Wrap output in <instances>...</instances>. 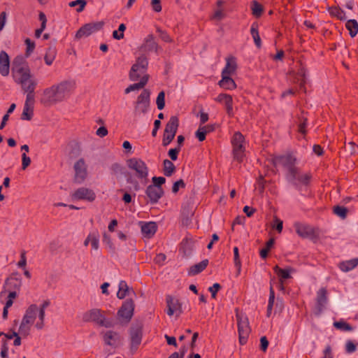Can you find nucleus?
<instances>
[{
    "mask_svg": "<svg viewBox=\"0 0 358 358\" xmlns=\"http://www.w3.org/2000/svg\"><path fill=\"white\" fill-rule=\"evenodd\" d=\"M13 77L15 82L20 85L26 98L35 99V90L38 85V81L31 73L28 64L15 59L13 61L12 69Z\"/></svg>",
    "mask_w": 358,
    "mask_h": 358,
    "instance_id": "f257e3e1",
    "label": "nucleus"
},
{
    "mask_svg": "<svg viewBox=\"0 0 358 358\" xmlns=\"http://www.w3.org/2000/svg\"><path fill=\"white\" fill-rule=\"evenodd\" d=\"M76 89V82L64 80L43 90L41 101L45 105H54L67 99Z\"/></svg>",
    "mask_w": 358,
    "mask_h": 358,
    "instance_id": "f03ea898",
    "label": "nucleus"
},
{
    "mask_svg": "<svg viewBox=\"0 0 358 358\" xmlns=\"http://www.w3.org/2000/svg\"><path fill=\"white\" fill-rule=\"evenodd\" d=\"M38 318V306L36 304L30 305L22 317L21 323L19 327V333L21 336L27 337L30 334L31 327L35 326Z\"/></svg>",
    "mask_w": 358,
    "mask_h": 358,
    "instance_id": "7ed1b4c3",
    "label": "nucleus"
},
{
    "mask_svg": "<svg viewBox=\"0 0 358 358\" xmlns=\"http://www.w3.org/2000/svg\"><path fill=\"white\" fill-rule=\"evenodd\" d=\"M127 166L134 172L136 177L145 184L148 181L149 169L145 162L141 158L132 157L127 160Z\"/></svg>",
    "mask_w": 358,
    "mask_h": 358,
    "instance_id": "20e7f679",
    "label": "nucleus"
},
{
    "mask_svg": "<svg viewBox=\"0 0 358 358\" xmlns=\"http://www.w3.org/2000/svg\"><path fill=\"white\" fill-rule=\"evenodd\" d=\"M83 320L86 322H94L100 327L110 328L114 326L112 320L106 318L103 312L99 308H93L85 312L83 315Z\"/></svg>",
    "mask_w": 358,
    "mask_h": 358,
    "instance_id": "39448f33",
    "label": "nucleus"
},
{
    "mask_svg": "<svg viewBox=\"0 0 358 358\" xmlns=\"http://www.w3.org/2000/svg\"><path fill=\"white\" fill-rule=\"evenodd\" d=\"M311 178L310 173L302 172L298 167L286 173L287 180L297 189H300L302 186L308 185Z\"/></svg>",
    "mask_w": 358,
    "mask_h": 358,
    "instance_id": "423d86ee",
    "label": "nucleus"
},
{
    "mask_svg": "<svg viewBox=\"0 0 358 358\" xmlns=\"http://www.w3.org/2000/svg\"><path fill=\"white\" fill-rule=\"evenodd\" d=\"M148 66V58L144 55L138 57L130 70L129 75L130 80L137 81L144 76H149L147 73Z\"/></svg>",
    "mask_w": 358,
    "mask_h": 358,
    "instance_id": "0eeeda50",
    "label": "nucleus"
},
{
    "mask_svg": "<svg viewBox=\"0 0 358 358\" xmlns=\"http://www.w3.org/2000/svg\"><path fill=\"white\" fill-rule=\"evenodd\" d=\"M236 320L238 324V331L239 336V342L241 345H244L248 340V336L250 333V328L248 317L243 314L239 313L238 310H236Z\"/></svg>",
    "mask_w": 358,
    "mask_h": 358,
    "instance_id": "6e6552de",
    "label": "nucleus"
},
{
    "mask_svg": "<svg viewBox=\"0 0 358 358\" xmlns=\"http://www.w3.org/2000/svg\"><path fill=\"white\" fill-rule=\"evenodd\" d=\"M245 138L241 132H236L231 139L233 155L235 160L241 162L245 157V147L243 145Z\"/></svg>",
    "mask_w": 358,
    "mask_h": 358,
    "instance_id": "1a4fd4ad",
    "label": "nucleus"
},
{
    "mask_svg": "<svg viewBox=\"0 0 358 358\" xmlns=\"http://www.w3.org/2000/svg\"><path fill=\"white\" fill-rule=\"evenodd\" d=\"M150 92L148 90L145 89L138 96L135 103L134 113L136 116L145 114L150 106Z\"/></svg>",
    "mask_w": 358,
    "mask_h": 358,
    "instance_id": "9d476101",
    "label": "nucleus"
},
{
    "mask_svg": "<svg viewBox=\"0 0 358 358\" xmlns=\"http://www.w3.org/2000/svg\"><path fill=\"white\" fill-rule=\"evenodd\" d=\"M134 302L132 299H127L117 311V319L121 323H129L132 318L134 310Z\"/></svg>",
    "mask_w": 358,
    "mask_h": 358,
    "instance_id": "9b49d317",
    "label": "nucleus"
},
{
    "mask_svg": "<svg viewBox=\"0 0 358 358\" xmlns=\"http://www.w3.org/2000/svg\"><path fill=\"white\" fill-rule=\"evenodd\" d=\"M272 162L275 166H283L287 170V172H290V170L296 168L295 166L296 158L290 154L275 156L272 159Z\"/></svg>",
    "mask_w": 358,
    "mask_h": 358,
    "instance_id": "f8f14e48",
    "label": "nucleus"
},
{
    "mask_svg": "<svg viewBox=\"0 0 358 358\" xmlns=\"http://www.w3.org/2000/svg\"><path fill=\"white\" fill-rule=\"evenodd\" d=\"M294 227L296 233L302 238L313 239L318 236L317 230L309 224L296 222Z\"/></svg>",
    "mask_w": 358,
    "mask_h": 358,
    "instance_id": "ddd939ff",
    "label": "nucleus"
},
{
    "mask_svg": "<svg viewBox=\"0 0 358 358\" xmlns=\"http://www.w3.org/2000/svg\"><path fill=\"white\" fill-rule=\"evenodd\" d=\"M75 171L74 181L78 184L83 183L87 177V166L83 158L79 159L73 166Z\"/></svg>",
    "mask_w": 358,
    "mask_h": 358,
    "instance_id": "4468645a",
    "label": "nucleus"
},
{
    "mask_svg": "<svg viewBox=\"0 0 358 358\" xmlns=\"http://www.w3.org/2000/svg\"><path fill=\"white\" fill-rule=\"evenodd\" d=\"M73 200H83L88 202H93L96 199L95 192L87 187H79L71 194Z\"/></svg>",
    "mask_w": 358,
    "mask_h": 358,
    "instance_id": "2eb2a0df",
    "label": "nucleus"
},
{
    "mask_svg": "<svg viewBox=\"0 0 358 358\" xmlns=\"http://www.w3.org/2000/svg\"><path fill=\"white\" fill-rule=\"evenodd\" d=\"M103 26V22H96L86 24L78 30L76 34V38L80 39L83 37H87L92 34L101 29Z\"/></svg>",
    "mask_w": 358,
    "mask_h": 358,
    "instance_id": "dca6fc26",
    "label": "nucleus"
},
{
    "mask_svg": "<svg viewBox=\"0 0 358 358\" xmlns=\"http://www.w3.org/2000/svg\"><path fill=\"white\" fill-rule=\"evenodd\" d=\"M162 187H158L156 185H148L145 189V194L149 199L150 203H157L164 195Z\"/></svg>",
    "mask_w": 358,
    "mask_h": 358,
    "instance_id": "f3484780",
    "label": "nucleus"
},
{
    "mask_svg": "<svg viewBox=\"0 0 358 358\" xmlns=\"http://www.w3.org/2000/svg\"><path fill=\"white\" fill-rule=\"evenodd\" d=\"M179 126V120L177 116H171L166 124L164 135L174 139Z\"/></svg>",
    "mask_w": 358,
    "mask_h": 358,
    "instance_id": "a211bd4d",
    "label": "nucleus"
},
{
    "mask_svg": "<svg viewBox=\"0 0 358 358\" xmlns=\"http://www.w3.org/2000/svg\"><path fill=\"white\" fill-rule=\"evenodd\" d=\"M142 329L140 327H132L130 331L131 350L135 351L142 341Z\"/></svg>",
    "mask_w": 358,
    "mask_h": 358,
    "instance_id": "6ab92c4d",
    "label": "nucleus"
},
{
    "mask_svg": "<svg viewBox=\"0 0 358 358\" xmlns=\"http://www.w3.org/2000/svg\"><path fill=\"white\" fill-rule=\"evenodd\" d=\"M103 334V338L105 344L116 347L120 345L121 342V337L117 332L114 331H106Z\"/></svg>",
    "mask_w": 358,
    "mask_h": 358,
    "instance_id": "aec40b11",
    "label": "nucleus"
},
{
    "mask_svg": "<svg viewBox=\"0 0 358 358\" xmlns=\"http://www.w3.org/2000/svg\"><path fill=\"white\" fill-rule=\"evenodd\" d=\"M166 304H167V315L169 316H172L174 313H178L180 314L182 313V306L178 299H174L171 296H167L166 299Z\"/></svg>",
    "mask_w": 358,
    "mask_h": 358,
    "instance_id": "412c9836",
    "label": "nucleus"
},
{
    "mask_svg": "<svg viewBox=\"0 0 358 358\" xmlns=\"http://www.w3.org/2000/svg\"><path fill=\"white\" fill-rule=\"evenodd\" d=\"M50 304L49 300H45L40 307H38V320L35 324V328L37 330H42L45 327V309Z\"/></svg>",
    "mask_w": 358,
    "mask_h": 358,
    "instance_id": "4be33fe9",
    "label": "nucleus"
},
{
    "mask_svg": "<svg viewBox=\"0 0 358 358\" xmlns=\"http://www.w3.org/2000/svg\"><path fill=\"white\" fill-rule=\"evenodd\" d=\"M35 99L26 98L24 104L21 119L23 120H31L34 115V103Z\"/></svg>",
    "mask_w": 358,
    "mask_h": 358,
    "instance_id": "5701e85b",
    "label": "nucleus"
},
{
    "mask_svg": "<svg viewBox=\"0 0 358 358\" xmlns=\"http://www.w3.org/2000/svg\"><path fill=\"white\" fill-rule=\"evenodd\" d=\"M10 72V59L8 55L4 50L0 52V74L7 76Z\"/></svg>",
    "mask_w": 358,
    "mask_h": 358,
    "instance_id": "b1692460",
    "label": "nucleus"
},
{
    "mask_svg": "<svg viewBox=\"0 0 358 358\" xmlns=\"http://www.w3.org/2000/svg\"><path fill=\"white\" fill-rule=\"evenodd\" d=\"M273 271L278 276L279 282L290 278L291 273L295 272V269L292 267L288 266L285 268H281L278 265L273 267Z\"/></svg>",
    "mask_w": 358,
    "mask_h": 358,
    "instance_id": "393cba45",
    "label": "nucleus"
},
{
    "mask_svg": "<svg viewBox=\"0 0 358 358\" xmlns=\"http://www.w3.org/2000/svg\"><path fill=\"white\" fill-rule=\"evenodd\" d=\"M237 64L236 58L229 57L226 59V65L222 71V76H231L236 70Z\"/></svg>",
    "mask_w": 358,
    "mask_h": 358,
    "instance_id": "a878e982",
    "label": "nucleus"
},
{
    "mask_svg": "<svg viewBox=\"0 0 358 358\" xmlns=\"http://www.w3.org/2000/svg\"><path fill=\"white\" fill-rule=\"evenodd\" d=\"M157 227L155 222H149L141 226V231L144 237L150 238L156 233Z\"/></svg>",
    "mask_w": 358,
    "mask_h": 358,
    "instance_id": "bb28decb",
    "label": "nucleus"
},
{
    "mask_svg": "<svg viewBox=\"0 0 358 358\" xmlns=\"http://www.w3.org/2000/svg\"><path fill=\"white\" fill-rule=\"evenodd\" d=\"M218 85L220 87L227 90H234L237 87L231 76H222V79L218 82Z\"/></svg>",
    "mask_w": 358,
    "mask_h": 358,
    "instance_id": "cd10ccee",
    "label": "nucleus"
},
{
    "mask_svg": "<svg viewBox=\"0 0 358 358\" xmlns=\"http://www.w3.org/2000/svg\"><path fill=\"white\" fill-rule=\"evenodd\" d=\"M327 290L324 288H321L317 293V307L320 312L324 307L327 301Z\"/></svg>",
    "mask_w": 358,
    "mask_h": 358,
    "instance_id": "c85d7f7f",
    "label": "nucleus"
},
{
    "mask_svg": "<svg viewBox=\"0 0 358 358\" xmlns=\"http://www.w3.org/2000/svg\"><path fill=\"white\" fill-rule=\"evenodd\" d=\"M149 80V76H144L140 81L137 83H134L129 85L125 90L124 93L129 94L132 91L138 90L143 89L145 85L148 83Z\"/></svg>",
    "mask_w": 358,
    "mask_h": 358,
    "instance_id": "c756f323",
    "label": "nucleus"
},
{
    "mask_svg": "<svg viewBox=\"0 0 358 358\" xmlns=\"http://www.w3.org/2000/svg\"><path fill=\"white\" fill-rule=\"evenodd\" d=\"M208 264V260L203 259L201 262L192 266L188 271V275H195L196 274H199V273L203 271L206 268Z\"/></svg>",
    "mask_w": 358,
    "mask_h": 358,
    "instance_id": "7c9ffc66",
    "label": "nucleus"
},
{
    "mask_svg": "<svg viewBox=\"0 0 358 358\" xmlns=\"http://www.w3.org/2000/svg\"><path fill=\"white\" fill-rule=\"evenodd\" d=\"M357 265L358 258H353L352 259L341 262L338 267L342 271L348 272L357 267Z\"/></svg>",
    "mask_w": 358,
    "mask_h": 358,
    "instance_id": "2f4dec72",
    "label": "nucleus"
},
{
    "mask_svg": "<svg viewBox=\"0 0 358 358\" xmlns=\"http://www.w3.org/2000/svg\"><path fill=\"white\" fill-rule=\"evenodd\" d=\"M130 292H132L134 294L133 289L129 287L127 282L124 280H121L119 283V289L117 293V296L120 299H122L127 295H129Z\"/></svg>",
    "mask_w": 358,
    "mask_h": 358,
    "instance_id": "473e14b6",
    "label": "nucleus"
},
{
    "mask_svg": "<svg viewBox=\"0 0 358 358\" xmlns=\"http://www.w3.org/2000/svg\"><path fill=\"white\" fill-rule=\"evenodd\" d=\"M57 55V49L55 46L49 47L45 54L44 60L45 63L48 66H50L52 64L54 60L55 59Z\"/></svg>",
    "mask_w": 358,
    "mask_h": 358,
    "instance_id": "72a5a7b5",
    "label": "nucleus"
},
{
    "mask_svg": "<svg viewBox=\"0 0 358 358\" xmlns=\"http://www.w3.org/2000/svg\"><path fill=\"white\" fill-rule=\"evenodd\" d=\"M328 10L331 16L338 20H345L347 19L345 13L339 7H329Z\"/></svg>",
    "mask_w": 358,
    "mask_h": 358,
    "instance_id": "f704fd0d",
    "label": "nucleus"
},
{
    "mask_svg": "<svg viewBox=\"0 0 358 358\" xmlns=\"http://www.w3.org/2000/svg\"><path fill=\"white\" fill-rule=\"evenodd\" d=\"M345 27L349 31L351 37H355L358 33V22L356 20H349L345 23Z\"/></svg>",
    "mask_w": 358,
    "mask_h": 358,
    "instance_id": "c9c22d12",
    "label": "nucleus"
},
{
    "mask_svg": "<svg viewBox=\"0 0 358 358\" xmlns=\"http://www.w3.org/2000/svg\"><path fill=\"white\" fill-rule=\"evenodd\" d=\"M176 166L169 159H164L163 162V171L166 176H171L175 171Z\"/></svg>",
    "mask_w": 358,
    "mask_h": 358,
    "instance_id": "e433bc0d",
    "label": "nucleus"
},
{
    "mask_svg": "<svg viewBox=\"0 0 358 358\" xmlns=\"http://www.w3.org/2000/svg\"><path fill=\"white\" fill-rule=\"evenodd\" d=\"M251 35L254 39V42L257 48H260L262 45L261 38L258 32L257 27L252 24L250 29Z\"/></svg>",
    "mask_w": 358,
    "mask_h": 358,
    "instance_id": "4c0bfd02",
    "label": "nucleus"
},
{
    "mask_svg": "<svg viewBox=\"0 0 358 358\" xmlns=\"http://www.w3.org/2000/svg\"><path fill=\"white\" fill-rule=\"evenodd\" d=\"M251 9L252 15L256 17H259L262 15L263 12V7L257 1H253L252 2Z\"/></svg>",
    "mask_w": 358,
    "mask_h": 358,
    "instance_id": "58836bf2",
    "label": "nucleus"
},
{
    "mask_svg": "<svg viewBox=\"0 0 358 358\" xmlns=\"http://www.w3.org/2000/svg\"><path fill=\"white\" fill-rule=\"evenodd\" d=\"M334 213L344 220L347 217L348 208L343 206H336L334 207Z\"/></svg>",
    "mask_w": 358,
    "mask_h": 358,
    "instance_id": "ea45409f",
    "label": "nucleus"
},
{
    "mask_svg": "<svg viewBox=\"0 0 358 358\" xmlns=\"http://www.w3.org/2000/svg\"><path fill=\"white\" fill-rule=\"evenodd\" d=\"M224 104L227 113L229 116L233 115V99L231 95H228L226 99L222 102Z\"/></svg>",
    "mask_w": 358,
    "mask_h": 358,
    "instance_id": "a19ab883",
    "label": "nucleus"
},
{
    "mask_svg": "<svg viewBox=\"0 0 358 358\" xmlns=\"http://www.w3.org/2000/svg\"><path fill=\"white\" fill-rule=\"evenodd\" d=\"M334 326L336 329H338L344 331H350L353 330V328L352 327V326H350L348 323H347L343 320L335 322L334 323Z\"/></svg>",
    "mask_w": 358,
    "mask_h": 358,
    "instance_id": "79ce46f5",
    "label": "nucleus"
},
{
    "mask_svg": "<svg viewBox=\"0 0 358 358\" xmlns=\"http://www.w3.org/2000/svg\"><path fill=\"white\" fill-rule=\"evenodd\" d=\"M86 4H87V2L85 0H76V1H71L69 3V6L70 7H75L76 6H78V7L76 8V11L80 13L84 10Z\"/></svg>",
    "mask_w": 358,
    "mask_h": 358,
    "instance_id": "37998d69",
    "label": "nucleus"
},
{
    "mask_svg": "<svg viewBox=\"0 0 358 358\" xmlns=\"http://www.w3.org/2000/svg\"><path fill=\"white\" fill-rule=\"evenodd\" d=\"M145 45L148 47V50L157 51V44L155 43L152 35L148 36L145 40Z\"/></svg>",
    "mask_w": 358,
    "mask_h": 358,
    "instance_id": "c03bdc74",
    "label": "nucleus"
},
{
    "mask_svg": "<svg viewBox=\"0 0 358 358\" xmlns=\"http://www.w3.org/2000/svg\"><path fill=\"white\" fill-rule=\"evenodd\" d=\"M110 169L113 175L118 176L123 173L124 168L121 164L118 163H114L110 166Z\"/></svg>",
    "mask_w": 358,
    "mask_h": 358,
    "instance_id": "a18cd8bd",
    "label": "nucleus"
},
{
    "mask_svg": "<svg viewBox=\"0 0 358 358\" xmlns=\"http://www.w3.org/2000/svg\"><path fill=\"white\" fill-rule=\"evenodd\" d=\"M165 93L162 91L158 94L157 97L156 103L157 106V108L159 110H162L165 106Z\"/></svg>",
    "mask_w": 358,
    "mask_h": 358,
    "instance_id": "49530a36",
    "label": "nucleus"
},
{
    "mask_svg": "<svg viewBox=\"0 0 358 358\" xmlns=\"http://www.w3.org/2000/svg\"><path fill=\"white\" fill-rule=\"evenodd\" d=\"M234 261L236 267L238 268V272L240 273L241 269V262L239 257L238 248L237 247L234 248Z\"/></svg>",
    "mask_w": 358,
    "mask_h": 358,
    "instance_id": "de8ad7c7",
    "label": "nucleus"
},
{
    "mask_svg": "<svg viewBox=\"0 0 358 358\" xmlns=\"http://www.w3.org/2000/svg\"><path fill=\"white\" fill-rule=\"evenodd\" d=\"M91 246L93 250H97L99 248V234L98 231H94L92 241H91Z\"/></svg>",
    "mask_w": 358,
    "mask_h": 358,
    "instance_id": "09e8293b",
    "label": "nucleus"
},
{
    "mask_svg": "<svg viewBox=\"0 0 358 358\" xmlns=\"http://www.w3.org/2000/svg\"><path fill=\"white\" fill-rule=\"evenodd\" d=\"M24 42L27 45L26 55L29 56L35 48V43L29 38H26Z\"/></svg>",
    "mask_w": 358,
    "mask_h": 358,
    "instance_id": "8fccbe9b",
    "label": "nucleus"
},
{
    "mask_svg": "<svg viewBox=\"0 0 358 358\" xmlns=\"http://www.w3.org/2000/svg\"><path fill=\"white\" fill-rule=\"evenodd\" d=\"M103 242L108 246V248L111 252H115V246L112 243L110 236L106 233H104L103 235Z\"/></svg>",
    "mask_w": 358,
    "mask_h": 358,
    "instance_id": "3c124183",
    "label": "nucleus"
},
{
    "mask_svg": "<svg viewBox=\"0 0 358 358\" xmlns=\"http://www.w3.org/2000/svg\"><path fill=\"white\" fill-rule=\"evenodd\" d=\"M195 136L199 141H203L206 139V131L202 129L201 126H199L195 132Z\"/></svg>",
    "mask_w": 358,
    "mask_h": 358,
    "instance_id": "603ef678",
    "label": "nucleus"
},
{
    "mask_svg": "<svg viewBox=\"0 0 358 358\" xmlns=\"http://www.w3.org/2000/svg\"><path fill=\"white\" fill-rule=\"evenodd\" d=\"M273 228H275L279 233H280L282 230V224L283 222L281 220H280L278 217L275 216L273 218Z\"/></svg>",
    "mask_w": 358,
    "mask_h": 358,
    "instance_id": "864d4df0",
    "label": "nucleus"
},
{
    "mask_svg": "<svg viewBox=\"0 0 358 358\" xmlns=\"http://www.w3.org/2000/svg\"><path fill=\"white\" fill-rule=\"evenodd\" d=\"M31 164V159L25 152L22 155V169L25 170Z\"/></svg>",
    "mask_w": 358,
    "mask_h": 358,
    "instance_id": "5fc2aeb1",
    "label": "nucleus"
},
{
    "mask_svg": "<svg viewBox=\"0 0 358 358\" xmlns=\"http://www.w3.org/2000/svg\"><path fill=\"white\" fill-rule=\"evenodd\" d=\"M153 184L152 185H156L158 187H162V185L165 183L166 179L164 177L154 176L152 178Z\"/></svg>",
    "mask_w": 358,
    "mask_h": 358,
    "instance_id": "6e6d98bb",
    "label": "nucleus"
},
{
    "mask_svg": "<svg viewBox=\"0 0 358 358\" xmlns=\"http://www.w3.org/2000/svg\"><path fill=\"white\" fill-rule=\"evenodd\" d=\"M221 286L219 283H214L212 287L208 288V291L211 293L213 299H215L217 292L220 289Z\"/></svg>",
    "mask_w": 358,
    "mask_h": 358,
    "instance_id": "4d7b16f0",
    "label": "nucleus"
},
{
    "mask_svg": "<svg viewBox=\"0 0 358 358\" xmlns=\"http://www.w3.org/2000/svg\"><path fill=\"white\" fill-rule=\"evenodd\" d=\"M357 350V345L352 341H348L345 344V350L348 353H352Z\"/></svg>",
    "mask_w": 358,
    "mask_h": 358,
    "instance_id": "13d9d810",
    "label": "nucleus"
},
{
    "mask_svg": "<svg viewBox=\"0 0 358 358\" xmlns=\"http://www.w3.org/2000/svg\"><path fill=\"white\" fill-rule=\"evenodd\" d=\"M127 181L128 183H130L132 185L131 189H134V191L137 192L141 189L140 184L136 179L129 178H127Z\"/></svg>",
    "mask_w": 358,
    "mask_h": 358,
    "instance_id": "bf43d9fd",
    "label": "nucleus"
},
{
    "mask_svg": "<svg viewBox=\"0 0 358 358\" xmlns=\"http://www.w3.org/2000/svg\"><path fill=\"white\" fill-rule=\"evenodd\" d=\"M185 186V185L183 180L180 179L173 183L172 187V192L176 194L178 192L180 187L183 188Z\"/></svg>",
    "mask_w": 358,
    "mask_h": 358,
    "instance_id": "052dcab7",
    "label": "nucleus"
},
{
    "mask_svg": "<svg viewBox=\"0 0 358 358\" xmlns=\"http://www.w3.org/2000/svg\"><path fill=\"white\" fill-rule=\"evenodd\" d=\"M180 151V148H176L173 149H170L169 151V157L173 160L176 161L178 159V155L179 152Z\"/></svg>",
    "mask_w": 358,
    "mask_h": 358,
    "instance_id": "680f3d73",
    "label": "nucleus"
},
{
    "mask_svg": "<svg viewBox=\"0 0 358 358\" xmlns=\"http://www.w3.org/2000/svg\"><path fill=\"white\" fill-rule=\"evenodd\" d=\"M151 5L154 11L159 13L162 10L161 0H152Z\"/></svg>",
    "mask_w": 358,
    "mask_h": 358,
    "instance_id": "e2e57ef3",
    "label": "nucleus"
},
{
    "mask_svg": "<svg viewBox=\"0 0 358 358\" xmlns=\"http://www.w3.org/2000/svg\"><path fill=\"white\" fill-rule=\"evenodd\" d=\"M157 31L159 34L160 38L164 41H165V42H171V37L169 36V34L166 31H162V29H160L159 28L157 29Z\"/></svg>",
    "mask_w": 358,
    "mask_h": 358,
    "instance_id": "0e129e2a",
    "label": "nucleus"
},
{
    "mask_svg": "<svg viewBox=\"0 0 358 358\" xmlns=\"http://www.w3.org/2000/svg\"><path fill=\"white\" fill-rule=\"evenodd\" d=\"M260 343H261V345H260L261 350L263 352H266L268 348V341L267 340L266 337L262 336L260 338Z\"/></svg>",
    "mask_w": 358,
    "mask_h": 358,
    "instance_id": "69168bd1",
    "label": "nucleus"
},
{
    "mask_svg": "<svg viewBox=\"0 0 358 358\" xmlns=\"http://www.w3.org/2000/svg\"><path fill=\"white\" fill-rule=\"evenodd\" d=\"M108 133V130L105 127H100L96 131V134L99 137H104Z\"/></svg>",
    "mask_w": 358,
    "mask_h": 358,
    "instance_id": "338daca9",
    "label": "nucleus"
},
{
    "mask_svg": "<svg viewBox=\"0 0 358 358\" xmlns=\"http://www.w3.org/2000/svg\"><path fill=\"white\" fill-rule=\"evenodd\" d=\"M323 358H333L331 353V348L329 345H327L324 350V357Z\"/></svg>",
    "mask_w": 358,
    "mask_h": 358,
    "instance_id": "774afa93",
    "label": "nucleus"
}]
</instances>
